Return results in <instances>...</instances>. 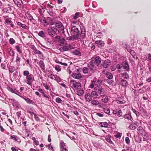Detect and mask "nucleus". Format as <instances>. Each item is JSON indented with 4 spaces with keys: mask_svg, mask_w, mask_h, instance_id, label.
I'll list each match as a JSON object with an SVG mask.
<instances>
[{
    "mask_svg": "<svg viewBox=\"0 0 151 151\" xmlns=\"http://www.w3.org/2000/svg\"><path fill=\"white\" fill-rule=\"evenodd\" d=\"M48 35L51 37H53L55 35L59 34V32L58 29L54 27H52L47 29Z\"/></svg>",
    "mask_w": 151,
    "mask_h": 151,
    "instance_id": "f257e3e1",
    "label": "nucleus"
},
{
    "mask_svg": "<svg viewBox=\"0 0 151 151\" xmlns=\"http://www.w3.org/2000/svg\"><path fill=\"white\" fill-rule=\"evenodd\" d=\"M72 88L75 90H78L81 88V83L79 82H76L74 80H72L70 82Z\"/></svg>",
    "mask_w": 151,
    "mask_h": 151,
    "instance_id": "f03ea898",
    "label": "nucleus"
},
{
    "mask_svg": "<svg viewBox=\"0 0 151 151\" xmlns=\"http://www.w3.org/2000/svg\"><path fill=\"white\" fill-rule=\"evenodd\" d=\"M102 83V81L101 80L97 79L95 81L93 80L89 85V87L93 88L95 86H96V87H100Z\"/></svg>",
    "mask_w": 151,
    "mask_h": 151,
    "instance_id": "7ed1b4c3",
    "label": "nucleus"
},
{
    "mask_svg": "<svg viewBox=\"0 0 151 151\" xmlns=\"http://www.w3.org/2000/svg\"><path fill=\"white\" fill-rule=\"evenodd\" d=\"M26 79L25 82L27 84L30 85H32V83L35 81L34 76L32 74H30L26 77Z\"/></svg>",
    "mask_w": 151,
    "mask_h": 151,
    "instance_id": "20e7f679",
    "label": "nucleus"
},
{
    "mask_svg": "<svg viewBox=\"0 0 151 151\" xmlns=\"http://www.w3.org/2000/svg\"><path fill=\"white\" fill-rule=\"evenodd\" d=\"M94 90L96 91L98 95H100V96H102L106 93L105 89L101 87H96Z\"/></svg>",
    "mask_w": 151,
    "mask_h": 151,
    "instance_id": "39448f33",
    "label": "nucleus"
},
{
    "mask_svg": "<svg viewBox=\"0 0 151 151\" xmlns=\"http://www.w3.org/2000/svg\"><path fill=\"white\" fill-rule=\"evenodd\" d=\"M91 61L93 63L98 66H100L101 62V59L99 56H97L92 59Z\"/></svg>",
    "mask_w": 151,
    "mask_h": 151,
    "instance_id": "423d86ee",
    "label": "nucleus"
},
{
    "mask_svg": "<svg viewBox=\"0 0 151 151\" xmlns=\"http://www.w3.org/2000/svg\"><path fill=\"white\" fill-rule=\"evenodd\" d=\"M71 32L74 35H76L78 39L79 37V31L78 27L76 26H73L71 27Z\"/></svg>",
    "mask_w": 151,
    "mask_h": 151,
    "instance_id": "0eeeda50",
    "label": "nucleus"
},
{
    "mask_svg": "<svg viewBox=\"0 0 151 151\" xmlns=\"http://www.w3.org/2000/svg\"><path fill=\"white\" fill-rule=\"evenodd\" d=\"M59 146L60 151H68V150L66 147V144L63 141L61 140L60 141Z\"/></svg>",
    "mask_w": 151,
    "mask_h": 151,
    "instance_id": "6e6552de",
    "label": "nucleus"
},
{
    "mask_svg": "<svg viewBox=\"0 0 151 151\" xmlns=\"http://www.w3.org/2000/svg\"><path fill=\"white\" fill-rule=\"evenodd\" d=\"M38 20L42 23L45 26L48 25L50 22L48 20L46 19L44 17L42 18H39Z\"/></svg>",
    "mask_w": 151,
    "mask_h": 151,
    "instance_id": "1a4fd4ad",
    "label": "nucleus"
},
{
    "mask_svg": "<svg viewBox=\"0 0 151 151\" xmlns=\"http://www.w3.org/2000/svg\"><path fill=\"white\" fill-rule=\"evenodd\" d=\"M111 62L108 59L104 60L101 64V65L104 68H108L110 65Z\"/></svg>",
    "mask_w": 151,
    "mask_h": 151,
    "instance_id": "9d476101",
    "label": "nucleus"
},
{
    "mask_svg": "<svg viewBox=\"0 0 151 151\" xmlns=\"http://www.w3.org/2000/svg\"><path fill=\"white\" fill-rule=\"evenodd\" d=\"M86 31L84 28H82L81 29V32L80 34H79V37L78 38L79 39L82 38V39L86 37Z\"/></svg>",
    "mask_w": 151,
    "mask_h": 151,
    "instance_id": "9b49d317",
    "label": "nucleus"
},
{
    "mask_svg": "<svg viewBox=\"0 0 151 151\" xmlns=\"http://www.w3.org/2000/svg\"><path fill=\"white\" fill-rule=\"evenodd\" d=\"M95 43L97 45L98 47L99 48L104 46L105 44L104 42L102 40L96 41Z\"/></svg>",
    "mask_w": 151,
    "mask_h": 151,
    "instance_id": "f8f14e48",
    "label": "nucleus"
},
{
    "mask_svg": "<svg viewBox=\"0 0 151 151\" xmlns=\"http://www.w3.org/2000/svg\"><path fill=\"white\" fill-rule=\"evenodd\" d=\"M72 77L74 78L79 79L82 77L81 74L80 73H73V74Z\"/></svg>",
    "mask_w": 151,
    "mask_h": 151,
    "instance_id": "ddd939ff",
    "label": "nucleus"
},
{
    "mask_svg": "<svg viewBox=\"0 0 151 151\" xmlns=\"http://www.w3.org/2000/svg\"><path fill=\"white\" fill-rule=\"evenodd\" d=\"M38 91L39 92H40L41 93H42V95L45 97L47 98L48 99H50L51 98L50 96L49 95H47L43 91V90L41 89L40 88L38 90Z\"/></svg>",
    "mask_w": 151,
    "mask_h": 151,
    "instance_id": "4468645a",
    "label": "nucleus"
},
{
    "mask_svg": "<svg viewBox=\"0 0 151 151\" xmlns=\"http://www.w3.org/2000/svg\"><path fill=\"white\" fill-rule=\"evenodd\" d=\"M23 98L26 101L27 103L29 104H31L33 105L35 104L34 101L30 99L29 98Z\"/></svg>",
    "mask_w": 151,
    "mask_h": 151,
    "instance_id": "2eb2a0df",
    "label": "nucleus"
},
{
    "mask_svg": "<svg viewBox=\"0 0 151 151\" xmlns=\"http://www.w3.org/2000/svg\"><path fill=\"white\" fill-rule=\"evenodd\" d=\"M118 76L119 77H123L124 78L127 79L129 77V75L127 73H122L118 75Z\"/></svg>",
    "mask_w": 151,
    "mask_h": 151,
    "instance_id": "dca6fc26",
    "label": "nucleus"
},
{
    "mask_svg": "<svg viewBox=\"0 0 151 151\" xmlns=\"http://www.w3.org/2000/svg\"><path fill=\"white\" fill-rule=\"evenodd\" d=\"M15 48H16L17 51L19 54H22V46L21 45H19L16 46L15 47Z\"/></svg>",
    "mask_w": 151,
    "mask_h": 151,
    "instance_id": "f3484780",
    "label": "nucleus"
},
{
    "mask_svg": "<svg viewBox=\"0 0 151 151\" xmlns=\"http://www.w3.org/2000/svg\"><path fill=\"white\" fill-rule=\"evenodd\" d=\"M101 96L102 97L101 101L102 102L105 103H107L108 102L109 99L107 96L104 94Z\"/></svg>",
    "mask_w": 151,
    "mask_h": 151,
    "instance_id": "a211bd4d",
    "label": "nucleus"
},
{
    "mask_svg": "<svg viewBox=\"0 0 151 151\" xmlns=\"http://www.w3.org/2000/svg\"><path fill=\"white\" fill-rule=\"evenodd\" d=\"M85 99L86 101L89 102L91 100V97L90 93H87L85 95Z\"/></svg>",
    "mask_w": 151,
    "mask_h": 151,
    "instance_id": "6ab92c4d",
    "label": "nucleus"
},
{
    "mask_svg": "<svg viewBox=\"0 0 151 151\" xmlns=\"http://www.w3.org/2000/svg\"><path fill=\"white\" fill-rule=\"evenodd\" d=\"M92 97L96 98L97 97L99 96L97 93L96 91H92L90 94Z\"/></svg>",
    "mask_w": 151,
    "mask_h": 151,
    "instance_id": "aec40b11",
    "label": "nucleus"
},
{
    "mask_svg": "<svg viewBox=\"0 0 151 151\" xmlns=\"http://www.w3.org/2000/svg\"><path fill=\"white\" fill-rule=\"evenodd\" d=\"M39 64L40 67L41 68L43 71L45 70V65L43 61L40 60L39 62Z\"/></svg>",
    "mask_w": 151,
    "mask_h": 151,
    "instance_id": "412c9836",
    "label": "nucleus"
},
{
    "mask_svg": "<svg viewBox=\"0 0 151 151\" xmlns=\"http://www.w3.org/2000/svg\"><path fill=\"white\" fill-rule=\"evenodd\" d=\"M120 84L123 86H127L128 83L126 80L122 79L121 80Z\"/></svg>",
    "mask_w": 151,
    "mask_h": 151,
    "instance_id": "4be33fe9",
    "label": "nucleus"
},
{
    "mask_svg": "<svg viewBox=\"0 0 151 151\" xmlns=\"http://www.w3.org/2000/svg\"><path fill=\"white\" fill-rule=\"evenodd\" d=\"M7 90L12 93H16L17 90L14 88H12L10 86H8L7 87Z\"/></svg>",
    "mask_w": 151,
    "mask_h": 151,
    "instance_id": "5701e85b",
    "label": "nucleus"
},
{
    "mask_svg": "<svg viewBox=\"0 0 151 151\" xmlns=\"http://www.w3.org/2000/svg\"><path fill=\"white\" fill-rule=\"evenodd\" d=\"M93 62L91 61L88 64V67L90 70H93L94 65Z\"/></svg>",
    "mask_w": 151,
    "mask_h": 151,
    "instance_id": "b1692460",
    "label": "nucleus"
},
{
    "mask_svg": "<svg viewBox=\"0 0 151 151\" xmlns=\"http://www.w3.org/2000/svg\"><path fill=\"white\" fill-rule=\"evenodd\" d=\"M55 27H57L60 28L61 30H63L64 27L63 26V24L60 22H58L56 23Z\"/></svg>",
    "mask_w": 151,
    "mask_h": 151,
    "instance_id": "393cba45",
    "label": "nucleus"
},
{
    "mask_svg": "<svg viewBox=\"0 0 151 151\" xmlns=\"http://www.w3.org/2000/svg\"><path fill=\"white\" fill-rule=\"evenodd\" d=\"M124 117L125 119L130 120H131V119H132V117L130 113H128L124 115Z\"/></svg>",
    "mask_w": 151,
    "mask_h": 151,
    "instance_id": "a878e982",
    "label": "nucleus"
},
{
    "mask_svg": "<svg viewBox=\"0 0 151 151\" xmlns=\"http://www.w3.org/2000/svg\"><path fill=\"white\" fill-rule=\"evenodd\" d=\"M111 136L109 134L107 135L105 137V139L107 141L110 143H112V142L111 139Z\"/></svg>",
    "mask_w": 151,
    "mask_h": 151,
    "instance_id": "bb28decb",
    "label": "nucleus"
},
{
    "mask_svg": "<svg viewBox=\"0 0 151 151\" xmlns=\"http://www.w3.org/2000/svg\"><path fill=\"white\" fill-rule=\"evenodd\" d=\"M91 104L94 106H97L100 104L99 101L96 100H93L91 101Z\"/></svg>",
    "mask_w": 151,
    "mask_h": 151,
    "instance_id": "cd10ccee",
    "label": "nucleus"
},
{
    "mask_svg": "<svg viewBox=\"0 0 151 151\" xmlns=\"http://www.w3.org/2000/svg\"><path fill=\"white\" fill-rule=\"evenodd\" d=\"M17 24L19 26L22 27V28L25 29H28V27L24 24H23L20 22H18Z\"/></svg>",
    "mask_w": 151,
    "mask_h": 151,
    "instance_id": "c85d7f7f",
    "label": "nucleus"
},
{
    "mask_svg": "<svg viewBox=\"0 0 151 151\" xmlns=\"http://www.w3.org/2000/svg\"><path fill=\"white\" fill-rule=\"evenodd\" d=\"M100 126L103 127H107L109 125L106 122L100 123Z\"/></svg>",
    "mask_w": 151,
    "mask_h": 151,
    "instance_id": "c756f323",
    "label": "nucleus"
},
{
    "mask_svg": "<svg viewBox=\"0 0 151 151\" xmlns=\"http://www.w3.org/2000/svg\"><path fill=\"white\" fill-rule=\"evenodd\" d=\"M67 40H73L74 39L76 40L78 39L77 36L76 35H73L70 37H67Z\"/></svg>",
    "mask_w": 151,
    "mask_h": 151,
    "instance_id": "7c9ffc66",
    "label": "nucleus"
},
{
    "mask_svg": "<svg viewBox=\"0 0 151 151\" xmlns=\"http://www.w3.org/2000/svg\"><path fill=\"white\" fill-rule=\"evenodd\" d=\"M77 94L79 96H82L84 93V91L81 88L77 90Z\"/></svg>",
    "mask_w": 151,
    "mask_h": 151,
    "instance_id": "2f4dec72",
    "label": "nucleus"
},
{
    "mask_svg": "<svg viewBox=\"0 0 151 151\" xmlns=\"http://www.w3.org/2000/svg\"><path fill=\"white\" fill-rule=\"evenodd\" d=\"M38 35L42 38L46 37V35L45 33L43 31H41L39 32Z\"/></svg>",
    "mask_w": 151,
    "mask_h": 151,
    "instance_id": "473e14b6",
    "label": "nucleus"
},
{
    "mask_svg": "<svg viewBox=\"0 0 151 151\" xmlns=\"http://www.w3.org/2000/svg\"><path fill=\"white\" fill-rule=\"evenodd\" d=\"M106 76L109 79H111L113 78V76L111 73L108 72L106 73Z\"/></svg>",
    "mask_w": 151,
    "mask_h": 151,
    "instance_id": "72a5a7b5",
    "label": "nucleus"
},
{
    "mask_svg": "<svg viewBox=\"0 0 151 151\" xmlns=\"http://www.w3.org/2000/svg\"><path fill=\"white\" fill-rule=\"evenodd\" d=\"M21 59V58L19 55H17L16 59L15 61L16 62V63L18 65H19L20 64Z\"/></svg>",
    "mask_w": 151,
    "mask_h": 151,
    "instance_id": "f704fd0d",
    "label": "nucleus"
},
{
    "mask_svg": "<svg viewBox=\"0 0 151 151\" xmlns=\"http://www.w3.org/2000/svg\"><path fill=\"white\" fill-rule=\"evenodd\" d=\"M10 138L13 140L17 141V142H18V137L17 136L14 135H11L10 136Z\"/></svg>",
    "mask_w": 151,
    "mask_h": 151,
    "instance_id": "c9c22d12",
    "label": "nucleus"
},
{
    "mask_svg": "<svg viewBox=\"0 0 151 151\" xmlns=\"http://www.w3.org/2000/svg\"><path fill=\"white\" fill-rule=\"evenodd\" d=\"M55 62L58 63L62 65H63L64 67H67L68 66V64L65 63H63L62 62L58 61V60H56Z\"/></svg>",
    "mask_w": 151,
    "mask_h": 151,
    "instance_id": "e433bc0d",
    "label": "nucleus"
},
{
    "mask_svg": "<svg viewBox=\"0 0 151 151\" xmlns=\"http://www.w3.org/2000/svg\"><path fill=\"white\" fill-rule=\"evenodd\" d=\"M50 78L52 80H57V75H53L52 74L50 75Z\"/></svg>",
    "mask_w": 151,
    "mask_h": 151,
    "instance_id": "4c0bfd02",
    "label": "nucleus"
},
{
    "mask_svg": "<svg viewBox=\"0 0 151 151\" xmlns=\"http://www.w3.org/2000/svg\"><path fill=\"white\" fill-rule=\"evenodd\" d=\"M30 48L31 49H32L33 50V52L35 54V52H36L37 51V50L36 49V47L34 46V45H31Z\"/></svg>",
    "mask_w": 151,
    "mask_h": 151,
    "instance_id": "58836bf2",
    "label": "nucleus"
},
{
    "mask_svg": "<svg viewBox=\"0 0 151 151\" xmlns=\"http://www.w3.org/2000/svg\"><path fill=\"white\" fill-rule=\"evenodd\" d=\"M128 127L129 129L133 130L136 128V126H134L133 124H131Z\"/></svg>",
    "mask_w": 151,
    "mask_h": 151,
    "instance_id": "ea45409f",
    "label": "nucleus"
},
{
    "mask_svg": "<svg viewBox=\"0 0 151 151\" xmlns=\"http://www.w3.org/2000/svg\"><path fill=\"white\" fill-rule=\"evenodd\" d=\"M122 133H121L120 132H118L116 134L114 135V137L116 138H119V139H120L122 136Z\"/></svg>",
    "mask_w": 151,
    "mask_h": 151,
    "instance_id": "a19ab883",
    "label": "nucleus"
},
{
    "mask_svg": "<svg viewBox=\"0 0 151 151\" xmlns=\"http://www.w3.org/2000/svg\"><path fill=\"white\" fill-rule=\"evenodd\" d=\"M123 69H124L125 70H128L129 69V67L128 64L125 63L124 65H123Z\"/></svg>",
    "mask_w": 151,
    "mask_h": 151,
    "instance_id": "79ce46f5",
    "label": "nucleus"
},
{
    "mask_svg": "<svg viewBox=\"0 0 151 151\" xmlns=\"http://www.w3.org/2000/svg\"><path fill=\"white\" fill-rule=\"evenodd\" d=\"M9 43L11 45H13L15 43V41L13 38H10L9 40Z\"/></svg>",
    "mask_w": 151,
    "mask_h": 151,
    "instance_id": "37998d69",
    "label": "nucleus"
},
{
    "mask_svg": "<svg viewBox=\"0 0 151 151\" xmlns=\"http://www.w3.org/2000/svg\"><path fill=\"white\" fill-rule=\"evenodd\" d=\"M23 75L26 77L29 75V73L28 70L24 71L23 73Z\"/></svg>",
    "mask_w": 151,
    "mask_h": 151,
    "instance_id": "c03bdc74",
    "label": "nucleus"
},
{
    "mask_svg": "<svg viewBox=\"0 0 151 151\" xmlns=\"http://www.w3.org/2000/svg\"><path fill=\"white\" fill-rule=\"evenodd\" d=\"M74 52L75 55H81V52L78 50H75Z\"/></svg>",
    "mask_w": 151,
    "mask_h": 151,
    "instance_id": "a18cd8bd",
    "label": "nucleus"
},
{
    "mask_svg": "<svg viewBox=\"0 0 151 151\" xmlns=\"http://www.w3.org/2000/svg\"><path fill=\"white\" fill-rule=\"evenodd\" d=\"M88 69L86 67H85L83 69V71L84 73H87L88 72Z\"/></svg>",
    "mask_w": 151,
    "mask_h": 151,
    "instance_id": "49530a36",
    "label": "nucleus"
},
{
    "mask_svg": "<svg viewBox=\"0 0 151 151\" xmlns=\"http://www.w3.org/2000/svg\"><path fill=\"white\" fill-rule=\"evenodd\" d=\"M14 1L16 4H17V5H21V3L22 2L21 0H18V1H17V0H14Z\"/></svg>",
    "mask_w": 151,
    "mask_h": 151,
    "instance_id": "de8ad7c7",
    "label": "nucleus"
},
{
    "mask_svg": "<svg viewBox=\"0 0 151 151\" xmlns=\"http://www.w3.org/2000/svg\"><path fill=\"white\" fill-rule=\"evenodd\" d=\"M104 111L105 113L107 114H110V110L109 109L107 108L104 109Z\"/></svg>",
    "mask_w": 151,
    "mask_h": 151,
    "instance_id": "09e8293b",
    "label": "nucleus"
},
{
    "mask_svg": "<svg viewBox=\"0 0 151 151\" xmlns=\"http://www.w3.org/2000/svg\"><path fill=\"white\" fill-rule=\"evenodd\" d=\"M55 69L58 72H59L61 71V68L60 66L58 65H57L55 67Z\"/></svg>",
    "mask_w": 151,
    "mask_h": 151,
    "instance_id": "8fccbe9b",
    "label": "nucleus"
},
{
    "mask_svg": "<svg viewBox=\"0 0 151 151\" xmlns=\"http://www.w3.org/2000/svg\"><path fill=\"white\" fill-rule=\"evenodd\" d=\"M125 141L126 144L128 145L129 144L130 142V140L129 138L128 137H125Z\"/></svg>",
    "mask_w": 151,
    "mask_h": 151,
    "instance_id": "3c124183",
    "label": "nucleus"
},
{
    "mask_svg": "<svg viewBox=\"0 0 151 151\" xmlns=\"http://www.w3.org/2000/svg\"><path fill=\"white\" fill-rule=\"evenodd\" d=\"M80 13L79 12H76L74 16L73 17V19H76L79 17V14Z\"/></svg>",
    "mask_w": 151,
    "mask_h": 151,
    "instance_id": "603ef678",
    "label": "nucleus"
},
{
    "mask_svg": "<svg viewBox=\"0 0 151 151\" xmlns=\"http://www.w3.org/2000/svg\"><path fill=\"white\" fill-rule=\"evenodd\" d=\"M15 70V68L14 67H11L9 68V72L12 73Z\"/></svg>",
    "mask_w": 151,
    "mask_h": 151,
    "instance_id": "864d4df0",
    "label": "nucleus"
},
{
    "mask_svg": "<svg viewBox=\"0 0 151 151\" xmlns=\"http://www.w3.org/2000/svg\"><path fill=\"white\" fill-rule=\"evenodd\" d=\"M138 130L139 132L141 134H142V133L144 131L142 127L141 126H139L138 127Z\"/></svg>",
    "mask_w": 151,
    "mask_h": 151,
    "instance_id": "5fc2aeb1",
    "label": "nucleus"
},
{
    "mask_svg": "<svg viewBox=\"0 0 151 151\" xmlns=\"http://www.w3.org/2000/svg\"><path fill=\"white\" fill-rule=\"evenodd\" d=\"M55 101L57 103H61L62 101L60 98L57 97L56 98Z\"/></svg>",
    "mask_w": 151,
    "mask_h": 151,
    "instance_id": "6e6d98bb",
    "label": "nucleus"
},
{
    "mask_svg": "<svg viewBox=\"0 0 151 151\" xmlns=\"http://www.w3.org/2000/svg\"><path fill=\"white\" fill-rule=\"evenodd\" d=\"M117 115L119 117H121L122 115V112L121 110H119L117 113Z\"/></svg>",
    "mask_w": 151,
    "mask_h": 151,
    "instance_id": "4d7b16f0",
    "label": "nucleus"
},
{
    "mask_svg": "<svg viewBox=\"0 0 151 151\" xmlns=\"http://www.w3.org/2000/svg\"><path fill=\"white\" fill-rule=\"evenodd\" d=\"M132 110L133 112L137 116H138V114H139V112L137 111L135 109H133L132 108Z\"/></svg>",
    "mask_w": 151,
    "mask_h": 151,
    "instance_id": "13d9d810",
    "label": "nucleus"
},
{
    "mask_svg": "<svg viewBox=\"0 0 151 151\" xmlns=\"http://www.w3.org/2000/svg\"><path fill=\"white\" fill-rule=\"evenodd\" d=\"M60 38V37L58 36H56L54 37V38L56 39L55 40L57 42H59Z\"/></svg>",
    "mask_w": 151,
    "mask_h": 151,
    "instance_id": "bf43d9fd",
    "label": "nucleus"
},
{
    "mask_svg": "<svg viewBox=\"0 0 151 151\" xmlns=\"http://www.w3.org/2000/svg\"><path fill=\"white\" fill-rule=\"evenodd\" d=\"M28 19L30 21H32V19H34L32 16L30 14H28Z\"/></svg>",
    "mask_w": 151,
    "mask_h": 151,
    "instance_id": "052dcab7",
    "label": "nucleus"
},
{
    "mask_svg": "<svg viewBox=\"0 0 151 151\" xmlns=\"http://www.w3.org/2000/svg\"><path fill=\"white\" fill-rule=\"evenodd\" d=\"M34 117L35 118V120L37 121H40V119L37 116L36 114H34Z\"/></svg>",
    "mask_w": 151,
    "mask_h": 151,
    "instance_id": "680f3d73",
    "label": "nucleus"
},
{
    "mask_svg": "<svg viewBox=\"0 0 151 151\" xmlns=\"http://www.w3.org/2000/svg\"><path fill=\"white\" fill-rule=\"evenodd\" d=\"M116 67L118 69L123 68V65L122 64H118L117 65Z\"/></svg>",
    "mask_w": 151,
    "mask_h": 151,
    "instance_id": "e2e57ef3",
    "label": "nucleus"
},
{
    "mask_svg": "<svg viewBox=\"0 0 151 151\" xmlns=\"http://www.w3.org/2000/svg\"><path fill=\"white\" fill-rule=\"evenodd\" d=\"M62 49L64 51H66L69 50L67 46H65L62 47Z\"/></svg>",
    "mask_w": 151,
    "mask_h": 151,
    "instance_id": "0e129e2a",
    "label": "nucleus"
},
{
    "mask_svg": "<svg viewBox=\"0 0 151 151\" xmlns=\"http://www.w3.org/2000/svg\"><path fill=\"white\" fill-rule=\"evenodd\" d=\"M65 39L63 38H61L60 39V40H59V41L60 42V43L61 44H63L65 42Z\"/></svg>",
    "mask_w": 151,
    "mask_h": 151,
    "instance_id": "69168bd1",
    "label": "nucleus"
},
{
    "mask_svg": "<svg viewBox=\"0 0 151 151\" xmlns=\"http://www.w3.org/2000/svg\"><path fill=\"white\" fill-rule=\"evenodd\" d=\"M35 54H39V56H41V55L42 56V52L38 50L36 52H35Z\"/></svg>",
    "mask_w": 151,
    "mask_h": 151,
    "instance_id": "338daca9",
    "label": "nucleus"
},
{
    "mask_svg": "<svg viewBox=\"0 0 151 151\" xmlns=\"http://www.w3.org/2000/svg\"><path fill=\"white\" fill-rule=\"evenodd\" d=\"M17 147H12L11 148V150L12 151H18V150Z\"/></svg>",
    "mask_w": 151,
    "mask_h": 151,
    "instance_id": "774afa93",
    "label": "nucleus"
}]
</instances>
